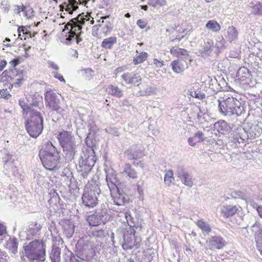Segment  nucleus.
Segmentation results:
<instances>
[{
  "mask_svg": "<svg viewBox=\"0 0 262 262\" xmlns=\"http://www.w3.org/2000/svg\"><path fill=\"white\" fill-rule=\"evenodd\" d=\"M86 21H90L91 25L94 23V18L91 16V13L83 12L79 14L76 17L72 19L66 24L65 30H69L67 40L69 43L75 39L77 43L81 41L80 35L81 32L82 25Z\"/></svg>",
  "mask_w": 262,
  "mask_h": 262,
  "instance_id": "nucleus-1",
  "label": "nucleus"
},
{
  "mask_svg": "<svg viewBox=\"0 0 262 262\" xmlns=\"http://www.w3.org/2000/svg\"><path fill=\"white\" fill-rule=\"evenodd\" d=\"M39 157L43 166L48 170L58 169L60 155L56 148L51 141L47 142L39 152Z\"/></svg>",
  "mask_w": 262,
  "mask_h": 262,
  "instance_id": "nucleus-2",
  "label": "nucleus"
},
{
  "mask_svg": "<svg viewBox=\"0 0 262 262\" xmlns=\"http://www.w3.org/2000/svg\"><path fill=\"white\" fill-rule=\"evenodd\" d=\"M101 192L98 183L93 180L89 181L84 187L82 196L84 205L88 208H94L98 203V196Z\"/></svg>",
  "mask_w": 262,
  "mask_h": 262,
  "instance_id": "nucleus-3",
  "label": "nucleus"
},
{
  "mask_svg": "<svg viewBox=\"0 0 262 262\" xmlns=\"http://www.w3.org/2000/svg\"><path fill=\"white\" fill-rule=\"evenodd\" d=\"M24 254L32 262L43 261L45 260L46 248L41 241L35 240L24 247Z\"/></svg>",
  "mask_w": 262,
  "mask_h": 262,
  "instance_id": "nucleus-4",
  "label": "nucleus"
},
{
  "mask_svg": "<svg viewBox=\"0 0 262 262\" xmlns=\"http://www.w3.org/2000/svg\"><path fill=\"white\" fill-rule=\"evenodd\" d=\"M45 101L47 107L51 111L62 113L67 108L64 99H60L55 90L49 89L45 93Z\"/></svg>",
  "mask_w": 262,
  "mask_h": 262,
  "instance_id": "nucleus-5",
  "label": "nucleus"
},
{
  "mask_svg": "<svg viewBox=\"0 0 262 262\" xmlns=\"http://www.w3.org/2000/svg\"><path fill=\"white\" fill-rule=\"evenodd\" d=\"M30 117L26 122V129L30 136L37 138L43 130V118L39 112L33 113Z\"/></svg>",
  "mask_w": 262,
  "mask_h": 262,
  "instance_id": "nucleus-6",
  "label": "nucleus"
},
{
  "mask_svg": "<svg viewBox=\"0 0 262 262\" xmlns=\"http://www.w3.org/2000/svg\"><path fill=\"white\" fill-rule=\"evenodd\" d=\"M218 101L220 111L224 115H238L241 114L240 102L235 98L228 97L223 100Z\"/></svg>",
  "mask_w": 262,
  "mask_h": 262,
  "instance_id": "nucleus-7",
  "label": "nucleus"
},
{
  "mask_svg": "<svg viewBox=\"0 0 262 262\" xmlns=\"http://www.w3.org/2000/svg\"><path fill=\"white\" fill-rule=\"evenodd\" d=\"M94 154L93 149L90 151L86 150L79 161L77 170L83 178H86L88 177L95 163L96 158Z\"/></svg>",
  "mask_w": 262,
  "mask_h": 262,
  "instance_id": "nucleus-8",
  "label": "nucleus"
},
{
  "mask_svg": "<svg viewBox=\"0 0 262 262\" xmlns=\"http://www.w3.org/2000/svg\"><path fill=\"white\" fill-rule=\"evenodd\" d=\"M56 138L64 151L72 153L75 151L76 142L72 132L62 129L58 132Z\"/></svg>",
  "mask_w": 262,
  "mask_h": 262,
  "instance_id": "nucleus-9",
  "label": "nucleus"
},
{
  "mask_svg": "<svg viewBox=\"0 0 262 262\" xmlns=\"http://www.w3.org/2000/svg\"><path fill=\"white\" fill-rule=\"evenodd\" d=\"M135 230L133 228H129L124 235V242L122 246L124 249H138L141 245V239L135 236Z\"/></svg>",
  "mask_w": 262,
  "mask_h": 262,
  "instance_id": "nucleus-10",
  "label": "nucleus"
},
{
  "mask_svg": "<svg viewBox=\"0 0 262 262\" xmlns=\"http://www.w3.org/2000/svg\"><path fill=\"white\" fill-rule=\"evenodd\" d=\"M121 78L125 84L134 86H139L142 78L139 73H125L121 75Z\"/></svg>",
  "mask_w": 262,
  "mask_h": 262,
  "instance_id": "nucleus-11",
  "label": "nucleus"
},
{
  "mask_svg": "<svg viewBox=\"0 0 262 262\" xmlns=\"http://www.w3.org/2000/svg\"><path fill=\"white\" fill-rule=\"evenodd\" d=\"M206 244L210 250H213L223 249L226 246V243L221 236H213L206 242Z\"/></svg>",
  "mask_w": 262,
  "mask_h": 262,
  "instance_id": "nucleus-12",
  "label": "nucleus"
},
{
  "mask_svg": "<svg viewBox=\"0 0 262 262\" xmlns=\"http://www.w3.org/2000/svg\"><path fill=\"white\" fill-rule=\"evenodd\" d=\"M14 10L17 14L23 12L24 16L28 19H32L35 15L33 9L29 5L25 6L23 4L16 5Z\"/></svg>",
  "mask_w": 262,
  "mask_h": 262,
  "instance_id": "nucleus-13",
  "label": "nucleus"
},
{
  "mask_svg": "<svg viewBox=\"0 0 262 262\" xmlns=\"http://www.w3.org/2000/svg\"><path fill=\"white\" fill-rule=\"evenodd\" d=\"M78 2L76 0H65V1L59 5L60 11L65 10L70 14H72L74 11L78 9Z\"/></svg>",
  "mask_w": 262,
  "mask_h": 262,
  "instance_id": "nucleus-14",
  "label": "nucleus"
},
{
  "mask_svg": "<svg viewBox=\"0 0 262 262\" xmlns=\"http://www.w3.org/2000/svg\"><path fill=\"white\" fill-rule=\"evenodd\" d=\"M31 25L18 26L17 29L18 37L22 39V38L20 37L21 33H23V36L24 37L25 39H26V37L32 38L35 37L38 33V32L33 30L31 29Z\"/></svg>",
  "mask_w": 262,
  "mask_h": 262,
  "instance_id": "nucleus-15",
  "label": "nucleus"
},
{
  "mask_svg": "<svg viewBox=\"0 0 262 262\" xmlns=\"http://www.w3.org/2000/svg\"><path fill=\"white\" fill-rule=\"evenodd\" d=\"M121 174L128 179H136L138 177L137 171L132 167L129 163H126L123 167Z\"/></svg>",
  "mask_w": 262,
  "mask_h": 262,
  "instance_id": "nucleus-16",
  "label": "nucleus"
},
{
  "mask_svg": "<svg viewBox=\"0 0 262 262\" xmlns=\"http://www.w3.org/2000/svg\"><path fill=\"white\" fill-rule=\"evenodd\" d=\"M171 67L172 71L178 74L182 73L188 67L187 62L181 59L173 60L171 63Z\"/></svg>",
  "mask_w": 262,
  "mask_h": 262,
  "instance_id": "nucleus-17",
  "label": "nucleus"
},
{
  "mask_svg": "<svg viewBox=\"0 0 262 262\" xmlns=\"http://www.w3.org/2000/svg\"><path fill=\"white\" fill-rule=\"evenodd\" d=\"M103 217V216L102 215L94 213L88 215L86 217V221L90 226H97L100 225L101 223L104 224V222H103L102 220Z\"/></svg>",
  "mask_w": 262,
  "mask_h": 262,
  "instance_id": "nucleus-18",
  "label": "nucleus"
},
{
  "mask_svg": "<svg viewBox=\"0 0 262 262\" xmlns=\"http://www.w3.org/2000/svg\"><path fill=\"white\" fill-rule=\"evenodd\" d=\"M18 104L22 109V114L25 117H27L28 115L30 116L34 112H38L32 108L31 106L25 102L24 99H20L18 100Z\"/></svg>",
  "mask_w": 262,
  "mask_h": 262,
  "instance_id": "nucleus-19",
  "label": "nucleus"
},
{
  "mask_svg": "<svg viewBox=\"0 0 262 262\" xmlns=\"http://www.w3.org/2000/svg\"><path fill=\"white\" fill-rule=\"evenodd\" d=\"M238 209L236 206H224L221 210V213L226 218L232 216L238 211Z\"/></svg>",
  "mask_w": 262,
  "mask_h": 262,
  "instance_id": "nucleus-20",
  "label": "nucleus"
},
{
  "mask_svg": "<svg viewBox=\"0 0 262 262\" xmlns=\"http://www.w3.org/2000/svg\"><path fill=\"white\" fill-rule=\"evenodd\" d=\"M105 91L107 94L118 98H121L123 96L122 90H121L118 86L113 84L108 85L107 86Z\"/></svg>",
  "mask_w": 262,
  "mask_h": 262,
  "instance_id": "nucleus-21",
  "label": "nucleus"
},
{
  "mask_svg": "<svg viewBox=\"0 0 262 262\" xmlns=\"http://www.w3.org/2000/svg\"><path fill=\"white\" fill-rule=\"evenodd\" d=\"M170 53L172 56L178 58L188 55V51L187 50L179 48L178 46L172 47L170 49Z\"/></svg>",
  "mask_w": 262,
  "mask_h": 262,
  "instance_id": "nucleus-22",
  "label": "nucleus"
},
{
  "mask_svg": "<svg viewBox=\"0 0 262 262\" xmlns=\"http://www.w3.org/2000/svg\"><path fill=\"white\" fill-rule=\"evenodd\" d=\"M238 33L235 27L230 26L228 28L227 39L230 42H232L237 40Z\"/></svg>",
  "mask_w": 262,
  "mask_h": 262,
  "instance_id": "nucleus-23",
  "label": "nucleus"
},
{
  "mask_svg": "<svg viewBox=\"0 0 262 262\" xmlns=\"http://www.w3.org/2000/svg\"><path fill=\"white\" fill-rule=\"evenodd\" d=\"M106 181L110 188H113L116 187V183L118 181L117 175L115 172H107L106 175Z\"/></svg>",
  "mask_w": 262,
  "mask_h": 262,
  "instance_id": "nucleus-24",
  "label": "nucleus"
},
{
  "mask_svg": "<svg viewBox=\"0 0 262 262\" xmlns=\"http://www.w3.org/2000/svg\"><path fill=\"white\" fill-rule=\"evenodd\" d=\"M60 249L56 246H53L50 254V257L52 262H60Z\"/></svg>",
  "mask_w": 262,
  "mask_h": 262,
  "instance_id": "nucleus-25",
  "label": "nucleus"
},
{
  "mask_svg": "<svg viewBox=\"0 0 262 262\" xmlns=\"http://www.w3.org/2000/svg\"><path fill=\"white\" fill-rule=\"evenodd\" d=\"M179 178L181 180L183 184L188 186H192L193 182L189 174L183 171L179 172Z\"/></svg>",
  "mask_w": 262,
  "mask_h": 262,
  "instance_id": "nucleus-26",
  "label": "nucleus"
},
{
  "mask_svg": "<svg viewBox=\"0 0 262 262\" xmlns=\"http://www.w3.org/2000/svg\"><path fill=\"white\" fill-rule=\"evenodd\" d=\"M117 38L115 36H111L104 39L101 42V47L106 49H111L113 45L117 42Z\"/></svg>",
  "mask_w": 262,
  "mask_h": 262,
  "instance_id": "nucleus-27",
  "label": "nucleus"
},
{
  "mask_svg": "<svg viewBox=\"0 0 262 262\" xmlns=\"http://www.w3.org/2000/svg\"><path fill=\"white\" fill-rule=\"evenodd\" d=\"M6 248L13 253H15L17 251L18 243L15 238H10L6 243Z\"/></svg>",
  "mask_w": 262,
  "mask_h": 262,
  "instance_id": "nucleus-28",
  "label": "nucleus"
},
{
  "mask_svg": "<svg viewBox=\"0 0 262 262\" xmlns=\"http://www.w3.org/2000/svg\"><path fill=\"white\" fill-rule=\"evenodd\" d=\"M196 225L204 232L209 233L211 231V229L208 224H207L203 220H198L196 222Z\"/></svg>",
  "mask_w": 262,
  "mask_h": 262,
  "instance_id": "nucleus-29",
  "label": "nucleus"
},
{
  "mask_svg": "<svg viewBox=\"0 0 262 262\" xmlns=\"http://www.w3.org/2000/svg\"><path fill=\"white\" fill-rule=\"evenodd\" d=\"M206 27L213 32H219L221 29L220 25L214 20H210L206 24Z\"/></svg>",
  "mask_w": 262,
  "mask_h": 262,
  "instance_id": "nucleus-30",
  "label": "nucleus"
},
{
  "mask_svg": "<svg viewBox=\"0 0 262 262\" xmlns=\"http://www.w3.org/2000/svg\"><path fill=\"white\" fill-rule=\"evenodd\" d=\"M148 57V54L146 52H142L134 58L133 63L134 64L137 65L140 64L145 61Z\"/></svg>",
  "mask_w": 262,
  "mask_h": 262,
  "instance_id": "nucleus-31",
  "label": "nucleus"
},
{
  "mask_svg": "<svg viewBox=\"0 0 262 262\" xmlns=\"http://www.w3.org/2000/svg\"><path fill=\"white\" fill-rule=\"evenodd\" d=\"M174 177L173 173L172 170H168L164 176V182L166 184L169 186L172 183H173Z\"/></svg>",
  "mask_w": 262,
  "mask_h": 262,
  "instance_id": "nucleus-32",
  "label": "nucleus"
},
{
  "mask_svg": "<svg viewBox=\"0 0 262 262\" xmlns=\"http://www.w3.org/2000/svg\"><path fill=\"white\" fill-rule=\"evenodd\" d=\"M92 236L97 238H101L105 237V230L102 229H94L91 231Z\"/></svg>",
  "mask_w": 262,
  "mask_h": 262,
  "instance_id": "nucleus-33",
  "label": "nucleus"
},
{
  "mask_svg": "<svg viewBox=\"0 0 262 262\" xmlns=\"http://www.w3.org/2000/svg\"><path fill=\"white\" fill-rule=\"evenodd\" d=\"M113 200L114 203L118 206L124 205L126 202V200L125 199L124 197L120 193L116 194V195L113 197Z\"/></svg>",
  "mask_w": 262,
  "mask_h": 262,
  "instance_id": "nucleus-34",
  "label": "nucleus"
},
{
  "mask_svg": "<svg viewBox=\"0 0 262 262\" xmlns=\"http://www.w3.org/2000/svg\"><path fill=\"white\" fill-rule=\"evenodd\" d=\"M141 151H137L133 152L132 149L129 148L126 150L124 152L125 154L128 156V158L129 160H136L140 157L139 154L141 153Z\"/></svg>",
  "mask_w": 262,
  "mask_h": 262,
  "instance_id": "nucleus-35",
  "label": "nucleus"
},
{
  "mask_svg": "<svg viewBox=\"0 0 262 262\" xmlns=\"http://www.w3.org/2000/svg\"><path fill=\"white\" fill-rule=\"evenodd\" d=\"M252 13L256 15L262 14V4L260 3H258L253 6Z\"/></svg>",
  "mask_w": 262,
  "mask_h": 262,
  "instance_id": "nucleus-36",
  "label": "nucleus"
},
{
  "mask_svg": "<svg viewBox=\"0 0 262 262\" xmlns=\"http://www.w3.org/2000/svg\"><path fill=\"white\" fill-rule=\"evenodd\" d=\"M211 46L207 42L205 43L204 48L201 50V54L202 56L208 55L210 53Z\"/></svg>",
  "mask_w": 262,
  "mask_h": 262,
  "instance_id": "nucleus-37",
  "label": "nucleus"
},
{
  "mask_svg": "<svg viewBox=\"0 0 262 262\" xmlns=\"http://www.w3.org/2000/svg\"><path fill=\"white\" fill-rule=\"evenodd\" d=\"M165 0H148V4L154 7L162 6L165 4Z\"/></svg>",
  "mask_w": 262,
  "mask_h": 262,
  "instance_id": "nucleus-38",
  "label": "nucleus"
},
{
  "mask_svg": "<svg viewBox=\"0 0 262 262\" xmlns=\"http://www.w3.org/2000/svg\"><path fill=\"white\" fill-rule=\"evenodd\" d=\"M25 78L23 74V73L21 72L20 74L18 75V78L16 79V81L14 82V85L15 86H19L23 84Z\"/></svg>",
  "mask_w": 262,
  "mask_h": 262,
  "instance_id": "nucleus-39",
  "label": "nucleus"
},
{
  "mask_svg": "<svg viewBox=\"0 0 262 262\" xmlns=\"http://www.w3.org/2000/svg\"><path fill=\"white\" fill-rule=\"evenodd\" d=\"M127 68L126 66L119 67L117 68L114 71V74L116 77H117L119 74L123 73L127 70Z\"/></svg>",
  "mask_w": 262,
  "mask_h": 262,
  "instance_id": "nucleus-40",
  "label": "nucleus"
},
{
  "mask_svg": "<svg viewBox=\"0 0 262 262\" xmlns=\"http://www.w3.org/2000/svg\"><path fill=\"white\" fill-rule=\"evenodd\" d=\"M33 98H34L36 100L32 103L31 106H38L39 104V100H42V97L38 93H35L33 95Z\"/></svg>",
  "mask_w": 262,
  "mask_h": 262,
  "instance_id": "nucleus-41",
  "label": "nucleus"
},
{
  "mask_svg": "<svg viewBox=\"0 0 262 262\" xmlns=\"http://www.w3.org/2000/svg\"><path fill=\"white\" fill-rule=\"evenodd\" d=\"M11 97V95L8 92L7 89H2L0 90V98L9 99Z\"/></svg>",
  "mask_w": 262,
  "mask_h": 262,
  "instance_id": "nucleus-42",
  "label": "nucleus"
},
{
  "mask_svg": "<svg viewBox=\"0 0 262 262\" xmlns=\"http://www.w3.org/2000/svg\"><path fill=\"white\" fill-rule=\"evenodd\" d=\"M21 62V58L18 57L17 58H14L11 60L9 62V64L11 66L12 68H15L17 65H18Z\"/></svg>",
  "mask_w": 262,
  "mask_h": 262,
  "instance_id": "nucleus-43",
  "label": "nucleus"
},
{
  "mask_svg": "<svg viewBox=\"0 0 262 262\" xmlns=\"http://www.w3.org/2000/svg\"><path fill=\"white\" fill-rule=\"evenodd\" d=\"M53 77L59 80L61 82H63V83H66V80H64L62 75L57 72H54L52 73Z\"/></svg>",
  "mask_w": 262,
  "mask_h": 262,
  "instance_id": "nucleus-44",
  "label": "nucleus"
},
{
  "mask_svg": "<svg viewBox=\"0 0 262 262\" xmlns=\"http://www.w3.org/2000/svg\"><path fill=\"white\" fill-rule=\"evenodd\" d=\"M8 256L5 251L0 249V262H8Z\"/></svg>",
  "mask_w": 262,
  "mask_h": 262,
  "instance_id": "nucleus-45",
  "label": "nucleus"
},
{
  "mask_svg": "<svg viewBox=\"0 0 262 262\" xmlns=\"http://www.w3.org/2000/svg\"><path fill=\"white\" fill-rule=\"evenodd\" d=\"M137 24L141 29H144L147 25V22L140 19L137 20Z\"/></svg>",
  "mask_w": 262,
  "mask_h": 262,
  "instance_id": "nucleus-46",
  "label": "nucleus"
},
{
  "mask_svg": "<svg viewBox=\"0 0 262 262\" xmlns=\"http://www.w3.org/2000/svg\"><path fill=\"white\" fill-rule=\"evenodd\" d=\"M203 134L202 133V132L199 131L194 134V137L198 138L199 139L198 142H200L203 141Z\"/></svg>",
  "mask_w": 262,
  "mask_h": 262,
  "instance_id": "nucleus-47",
  "label": "nucleus"
},
{
  "mask_svg": "<svg viewBox=\"0 0 262 262\" xmlns=\"http://www.w3.org/2000/svg\"><path fill=\"white\" fill-rule=\"evenodd\" d=\"M48 64L49 67L54 70L57 71L59 69L58 65L53 61H49Z\"/></svg>",
  "mask_w": 262,
  "mask_h": 262,
  "instance_id": "nucleus-48",
  "label": "nucleus"
},
{
  "mask_svg": "<svg viewBox=\"0 0 262 262\" xmlns=\"http://www.w3.org/2000/svg\"><path fill=\"white\" fill-rule=\"evenodd\" d=\"M153 63L156 67L158 68H161L164 65L162 61H160L157 59H154Z\"/></svg>",
  "mask_w": 262,
  "mask_h": 262,
  "instance_id": "nucleus-49",
  "label": "nucleus"
},
{
  "mask_svg": "<svg viewBox=\"0 0 262 262\" xmlns=\"http://www.w3.org/2000/svg\"><path fill=\"white\" fill-rule=\"evenodd\" d=\"M5 233H6V228L3 224L0 223V236Z\"/></svg>",
  "mask_w": 262,
  "mask_h": 262,
  "instance_id": "nucleus-50",
  "label": "nucleus"
},
{
  "mask_svg": "<svg viewBox=\"0 0 262 262\" xmlns=\"http://www.w3.org/2000/svg\"><path fill=\"white\" fill-rule=\"evenodd\" d=\"M7 62L5 60L0 61V71H2L6 67Z\"/></svg>",
  "mask_w": 262,
  "mask_h": 262,
  "instance_id": "nucleus-51",
  "label": "nucleus"
},
{
  "mask_svg": "<svg viewBox=\"0 0 262 262\" xmlns=\"http://www.w3.org/2000/svg\"><path fill=\"white\" fill-rule=\"evenodd\" d=\"M194 97L199 99H203L205 97V95L201 93H196V92H195Z\"/></svg>",
  "mask_w": 262,
  "mask_h": 262,
  "instance_id": "nucleus-52",
  "label": "nucleus"
},
{
  "mask_svg": "<svg viewBox=\"0 0 262 262\" xmlns=\"http://www.w3.org/2000/svg\"><path fill=\"white\" fill-rule=\"evenodd\" d=\"M85 143L89 147H91L93 145L92 140H91L89 136H88L85 139Z\"/></svg>",
  "mask_w": 262,
  "mask_h": 262,
  "instance_id": "nucleus-53",
  "label": "nucleus"
},
{
  "mask_svg": "<svg viewBox=\"0 0 262 262\" xmlns=\"http://www.w3.org/2000/svg\"><path fill=\"white\" fill-rule=\"evenodd\" d=\"M95 30H98V27L97 26H94L93 27V31H92V35L94 36H97V33L96 32H95Z\"/></svg>",
  "mask_w": 262,
  "mask_h": 262,
  "instance_id": "nucleus-54",
  "label": "nucleus"
},
{
  "mask_svg": "<svg viewBox=\"0 0 262 262\" xmlns=\"http://www.w3.org/2000/svg\"><path fill=\"white\" fill-rule=\"evenodd\" d=\"M256 210L258 212L259 215L262 217V206H258L256 208Z\"/></svg>",
  "mask_w": 262,
  "mask_h": 262,
  "instance_id": "nucleus-55",
  "label": "nucleus"
},
{
  "mask_svg": "<svg viewBox=\"0 0 262 262\" xmlns=\"http://www.w3.org/2000/svg\"><path fill=\"white\" fill-rule=\"evenodd\" d=\"M188 143H189V145L191 146H194L196 144V143L193 142V138H189L188 139Z\"/></svg>",
  "mask_w": 262,
  "mask_h": 262,
  "instance_id": "nucleus-56",
  "label": "nucleus"
},
{
  "mask_svg": "<svg viewBox=\"0 0 262 262\" xmlns=\"http://www.w3.org/2000/svg\"><path fill=\"white\" fill-rule=\"evenodd\" d=\"M257 248L258 250L260 252V254L262 255V245H259L257 244Z\"/></svg>",
  "mask_w": 262,
  "mask_h": 262,
  "instance_id": "nucleus-57",
  "label": "nucleus"
},
{
  "mask_svg": "<svg viewBox=\"0 0 262 262\" xmlns=\"http://www.w3.org/2000/svg\"><path fill=\"white\" fill-rule=\"evenodd\" d=\"M71 262H84L82 259H73L71 260Z\"/></svg>",
  "mask_w": 262,
  "mask_h": 262,
  "instance_id": "nucleus-58",
  "label": "nucleus"
},
{
  "mask_svg": "<svg viewBox=\"0 0 262 262\" xmlns=\"http://www.w3.org/2000/svg\"><path fill=\"white\" fill-rule=\"evenodd\" d=\"M183 37H184L183 36H179V37L177 36L176 38H174V39H172L171 41L173 42L176 39H178L179 40H180L182 38H183Z\"/></svg>",
  "mask_w": 262,
  "mask_h": 262,
  "instance_id": "nucleus-59",
  "label": "nucleus"
},
{
  "mask_svg": "<svg viewBox=\"0 0 262 262\" xmlns=\"http://www.w3.org/2000/svg\"><path fill=\"white\" fill-rule=\"evenodd\" d=\"M78 3L79 4H82V5H85L86 2L85 0H79Z\"/></svg>",
  "mask_w": 262,
  "mask_h": 262,
  "instance_id": "nucleus-60",
  "label": "nucleus"
},
{
  "mask_svg": "<svg viewBox=\"0 0 262 262\" xmlns=\"http://www.w3.org/2000/svg\"><path fill=\"white\" fill-rule=\"evenodd\" d=\"M141 8H142V9H143V10L146 11L147 10L148 7L146 5H143V6H141Z\"/></svg>",
  "mask_w": 262,
  "mask_h": 262,
  "instance_id": "nucleus-61",
  "label": "nucleus"
},
{
  "mask_svg": "<svg viewBox=\"0 0 262 262\" xmlns=\"http://www.w3.org/2000/svg\"><path fill=\"white\" fill-rule=\"evenodd\" d=\"M123 101H124V103H125H125H124L123 104H124V105H127V103H128V100L127 99H124V100H123Z\"/></svg>",
  "mask_w": 262,
  "mask_h": 262,
  "instance_id": "nucleus-62",
  "label": "nucleus"
},
{
  "mask_svg": "<svg viewBox=\"0 0 262 262\" xmlns=\"http://www.w3.org/2000/svg\"><path fill=\"white\" fill-rule=\"evenodd\" d=\"M40 24V22H37V23H34V26H35V27H37L39 25V24Z\"/></svg>",
  "mask_w": 262,
  "mask_h": 262,
  "instance_id": "nucleus-63",
  "label": "nucleus"
},
{
  "mask_svg": "<svg viewBox=\"0 0 262 262\" xmlns=\"http://www.w3.org/2000/svg\"><path fill=\"white\" fill-rule=\"evenodd\" d=\"M125 16L126 17H128V18H129V17H130V15L128 13H127L125 15Z\"/></svg>",
  "mask_w": 262,
  "mask_h": 262,
  "instance_id": "nucleus-64",
  "label": "nucleus"
}]
</instances>
